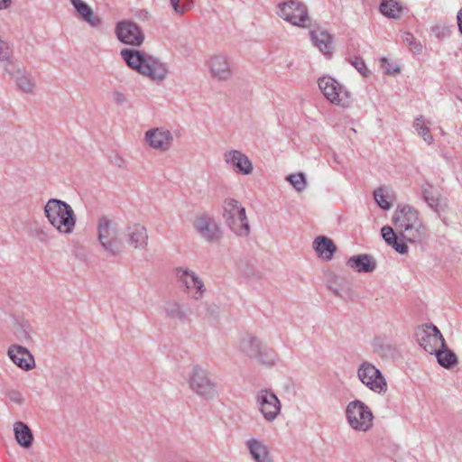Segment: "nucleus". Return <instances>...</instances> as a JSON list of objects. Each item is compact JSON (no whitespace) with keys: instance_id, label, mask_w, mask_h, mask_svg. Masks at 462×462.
Masks as SVG:
<instances>
[{"instance_id":"nucleus-32","label":"nucleus","mask_w":462,"mask_h":462,"mask_svg":"<svg viewBox=\"0 0 462 462\" xmlns=\"http://www.w3.org/2000/svg\"><path fill=\"white\" fill-rule=\"evenodd\" d=\"M380 12L388 18L398 19L402 12V6L398 0H382Z\"/></svg>"},{"instance_id":"nucleus-10","label":"nucleus","mask_w":462,"mask_h":462,"mask_svg":"<svg viewBox=\"0 0 462 462\" xmlns=\"http://www.w3.org/2000/svg\"><path fill=\"white\" fill-rule=\"evenodd\" d=\"M277 14L287 23L302 28L308 27L310 21L307 6L298 0L280 3Z\"/></svg>"},{"instance_id":"nucleus-12","label":"nucleus","mask_w":462,"mask_h":462,"mask_svg":"<svg viewBox=\"0 0 462 462\" xmlns=\"http://www.w3.org/2000/svg\"><path fill=\"white\" fill-rule=\"evenodd\" d=\"M414 337L419 346L430 355L445 346V339L433 324H423L414 330Z\"/></svg>"},{"instance_id":"nucleus-39","label":"nucleus","mask_w":462,"mask_h":462,"mask_svg":"<svg viewBox=\"0 0 462 462\" xmlns=\"http://www.w3.org/2000/svg\"><path fill=\"white\" fill-rule=\"evenodd\" d=\"M170 3L177 14H184L190 10L193 5L192 0H170Z\"/></svg>"},{"instance_id":"nucleus-13","label":"nucleus","mask_w":462,"mask_h":462,"mask_svg":"<svg viewBox=\"0 0 462 462\" xmlns=\"http://www.w3.org/2000/svg\"><path fill=\"white\" fill-rule=\"evenodd\" d=\"M174 273L177 281L192 300H199L204 297L207 288L203 280L194 271L187 267H177Z\"/></svg>"},{"instance_id":"nucleus-25","label":"nucleus","mask_w":462,"mask_h":462,"mask_svg":"<svg viewBox=\"0 0 462 462\" xmlns=\"http://www.w3.org/2000/svg\"><path fill=\"white\" fill-rule=\"evenodd\" d=\"M312 246L318 257L326 262L330 261L337 251V246L332 239L324 236H317Z\"/></svg>"},{"instance_id":"nucleus-22","label":"nucleus","mask_w":462,"mask_h":462,"mask_svg":"<svg viewBox=\"0 0 462 462\" xmlns=\"http://www.w3.org/2000/svg\"><path fill=\"white\" fill-rule=\"evenodd\" d=\"M5 70L14 79L20 90L28 94L33 93L35 89V80L30 73L20 69L12 62L5 65Z\"/></svg>"},{"instance_id":"nucleus-21","label":"nucleus","mask_w":462,"mask_h":462,"mask_svg":"<svg viewBox=\"0 0 462 462\" xmlns=\"http://www.w3.org/2000/svg\"><path fill=\"white\" fill-rule=\"evenodd\" d=\"M7 356L22 370L30 371L35 367V359L25 346L12 344L8 346Z\"/></svg>"},{"instance_id":"nucleus-42","label":"nucleus","mask_w":462,"mask_h":462,"mask_svg":"<svg viewBox=\"0 0 462 462\" xmlns=\"http://www.w3.org/2000/svg\"><path fill=\"white\" fill-rule=\"evenodd\" d=\"M12 55V49L8 42L0 38V60H8Z\"/></svg>"},{"instance_id":"nucleus-26","label":"nucleus","mask_w":462,"mask_h":462,"mask_svg":"<svg viewBox=\"0 0 462 462\" xmlns=\"http://www.w3.org/2000/svg\"><path fill=\"white\" fill-rule=\"evenodd\" d=\"M70 4L77 11L79 17L89 26L97 28L101 24V19L95 14L91 7L83 0H70Z\"/></svg>"},{"instance_id":"nucleus-20","label":"nucleus","mask_w":462,"mask_h":462,"mask_svg":"<svg viewBox=\"0 0 462 462\" xmlns=\"http://www.w3.org/2000/svg\"><path fill=\"white\" fill-rule=\"evenodd\" d=\"M245 447L254 462H273L271 449L263 439L251 437L245 440Z\"/></svg>"},{"instance_id":"nucleus-30","label":"nucleus","mask_w":462,"mask_h":462,"mask_svg":"<svg viewBox=\"0 0 462 462\" xmlns=\"http://www.w3.org/2000/svg\"><path fill=\"white\" fill-rule=\"evenodd\" d=\"M415 132L420 135L425 143L429 145H432L435 142L430 133V121L427 120L423 116L415 117L412 125Z\"/></svg>"},{"instance_id":"nucleus-4","label":"nucleus","mask_w":462,"mask_h":462,"mask_svg":"<svg viewBox=\"0 0 462 462\" xmlns=\"http://www.w3.org/2000/svg\"><path fill=\"white\" fill-rule=\"evenodd\" d=\"M97 240L106 253L116 256L124 252V239L114 220L106 216L101 217L97 225Z\"/></svg>"},{"instance_id":"nucleus-31","label":"nucleus","mask_w":462,"mask_h":462,"mask_svg":"<svg viewBox=\"0 0 462 462\" xmlns=\"http://www.w3.org/2000/svg\"><path fill=\"white\" fill-rule=\"evenodd\" d=\"M381 234L386 244L392 246L396 252L404 254L408 252L405 243L398 241L397 236L391 226H385L381 229Z\"/></svg>"},{"instance_id":"nucleus-46","label":"nucleus","mask_w":462,"mask_h":462,"mask_svg":"<svg viewBox=\"0 0 462 462\" xmlns=\"http://www.w3.org/2000/svg\"><path fill=\"white\" fill-rule=\"evenodd\" d=\"M12 0H0V10L7 9L11 5Z\"/></svg>"},{"instance_id":"nucleus-41","label":"nucleus","mask_w":462,"mask_h":462,"mask_svg":"<svg viewBox=\"0 0 462 462\" xmlns=\"http://www.w3.org/2000/svg\"><path fill=\"white\" fill-rule=\"evenodd\" d=\"M350 63L353 67L356 69V70L363 76L366 77L368 74V69L365 66L364 60L360 57H355L350 60Z\"/></svg>"},{"instance_id":"nucleus-45","label":"nucleus","mask_w":462,"mask_h":462,"mask_svg":"<svg viewBox=\"0 0 462 462\" xmlns=\"http://www.w3.org/2000/svg\"><path fill=\"white\" fill-rule=\"evenodd\" d=\"M457 26L460 33L462 34V8L457 12Z\"/></svg>"},{"instance_id":"nucleus-38","label":"nucleus","mask_w":462,"mask_h":462,"mask_svg":"<svg viewBox=\"0 0 462 462\" xmlns=\"http://www.w3.org/2000/svg\"><path fill=\"white\" fill-rule=\"evenodd\" d=\"M286 180L298 191L300 192L306 189L307 181L303 173H293L286 177Z\"/></svg>"},{"instance_id":"nucleus-5","label":"nucleus","mask_w":462,"mask_h":462,"mask_svg":"<svg viewBox=\"0 0 462 462\" xmlns=\"http://www.w3.org/2000/svg\"><path fill=\"white\" fill-rule=\"evenodd\" d=\"M189 388L203 400H213L217 395V383L211 377L209 371L199 365H193L186 376Z\"/></svg>"},{"instance_id":"nucleus-34","label":"nucleus","mask_w":462,"mask_h":462,"mask_svg":"<svg viewBox=\"0 0 462 462\" xmlns=\"http://www.w3.org/2000/svg\"><path fill=\"white\" fill-rule=\"evenodd\" d=\"M164 310L165 313L172 319H186V313L185 310H183V306L176 300H171L166 302L164 305Z\"/></svg>"},{"instance_id":"nucleus-35","label":"nucleus","mask_w":462,"mask_h":462,"mask_svg":"<svg viewBox=\"0 0 462 462\" xmlns=\"http://www.w3.org/2000/svg\"><path fill=\"white\" fill-rule=\"evenodd\" d=\"M374 198L377 205L383 210L391 208L389 199H391L390 190L386 187H380L374 191Z\"/></svg>"},{"instance_id":"nucleus-16","label":"nucleus","mask_w":462,"mask_h":462,"mask_svg":"<svg viewBox=\"0 0 462 462\" xmlns=\"http://www.w3.org/2000/svg\"><path fill=\"white\" fill-rule=\"evenodd\" d=\"M143 140L151 149L165 152L171 149L174 137L169 129L164 126H159L147 130Z\"/></svg>"},{"instance_id":"nucleus-47","label":"nucleus","mask_w":462,"mask_h":462,"mask_svg":"<svg viewBox=\"0 0 462 462\" xmlns=\"http://www.w3.org/2000/svg\"><path fill=\"white\" fill-rule=\"evenodd\" d=\"M123 162H124L123 158H122L119 154H116V162H115V163H116V165H118L119 167H121V166H122V164H123Z\"/></svg>"},{"instance_id":"nucleus-7","label":"nucleus","mask_w":462,"mask_h":462,"mask_svg":"<svg viewBox=\"0 0 462 462\" xmlns=\"http://www.w3.org/2000/svg\"><path fill=\"white\" fill-rule=\"evenodd\" d=\"M345 415L349 427L359 432H367L374 426V416L364 402L354 400L347 403Z\"/></svg>"},{"instance_id":"nucleus-23","label":"nucleus","mask_w":462,"mask_h":462,"mask_svg":"<svg viewBox=\"0 0 462 462\" xmlns=\"http://www.w3.org/2000/svg\"><path fill=\"white\" fill-rule=\"evenodd\" d=\"M346 266L357 273H373L377 266L375 259L367 254L353 255L348 258Z\"/></svg>"},{"instance_id":"nucleus-2","label":"nucleus","mask_w":462,"mask_h":462,"mask_svg":"<svg viewBox=\"0 0 462 462\" xmlns=\"http://www.w3.org/2000/svg\"><path fill=\"white\" fill-rule=\"evenodd\" d=\"M393 224L408 242L420 244L429 237L428 227L420 218L419 212L411 206L406 205L396 209Z\"/></svg>"},{"instance_id":"nucleus-14","label":"nucleus","mask_w":462,"mask_h":462,"mask_svg":"<svg viewBox=\"0 0 462 462\" xmlns=\"http://www.w3.org/2000/svg\"><path fill=\"white\" fill-rule=\"evenodd\" d=\"M357 377L361 383L375 393H385L388 386L382 372L372 363L363 362L357 369Z\"/></svg>"},{"instance_id":"nucleus-24","label":"nucleus","mask_w":462,"mask_h":462,"mask_svg":"<svg viewBox=\"0 0 462 462\" xmlns=\"http://www.w3.org/2000/svg\"><path fill=\"white\" fill-rule=\"evenodd\" d=\"M310 37L313 44L324 55L330 57L334 50L333 36L326 30L316 29L310 32Z\"/></svg>"},{"instance_id":"nucleus-19","label":"nucleus","mask_w":462,"mask_h":462,"mask_svg":"<svg viewBox=\"0 0 462 462\" xmlns=\"http://www.w3.org/2000/svg\"><path fill=\"white\" fill-rule=\"evenodd\" d=\"M124 243L137 250H143L148 245L146 227L140 223H129L124 229Z\"/></svg>"},{"instance_id":"nucleus-37","label":"nucleus","mask_w":462,"mask_h":462,"mask_svg":"<svg viewBox=\"0 0 462 462\" xmlns=\"http://www.w3.org/2000/svg\"><path fill=\"white\" fill-rule=\"evenodd\" d=\"M31 326L28 321H22L18 323L17 327L14 329V335L17 340L27 343L32 340L31 336Z\"/></svg>"},{"instance_id":"nucleus-48","label":"nucleus","mask_w":462,"mask_h":462,"mask_svg":"<svg viewBox=\"0 0 462 462\" xmlns=\"http://www.w3.org/2000/svg\"><path fill=\"white\" fill-rule=\"evenodd\" d=\"M124 96L121 93H116V100L121 101L124 100Z\"/></svg>"},{"instance_id":"nucleus-11","label":"nucleus","mask_w":462,"mask_h":462,"mask_svg":"<svg viewBox=\"0 0 462 462\" xmlns=\"http://www.w3.org/2000/svg\"><path fill=\"white\" fill-rule=\"evenodd\" d=\"M192 226L197 234L208 243H218L223 237L219 223L207 212L196 215L192 221Z\"/></svg>"},{"instance_id":"nucleus-28","label":"nucleus","mask_w":462,"mask_h":462,"mask_svg":"<svg viewBox=\"0 0 462 462\" xmlns=\"http://www.w3.org/2000/svg\"><path fill=\"white\" fill-rule=\"evenodd\" d=\"M13 430L17 443L24 448H30L33 442V435L29 426L23 421H16Z\"/></svg>"},{"instance_id":"nucleus-9","label":"nucleus","mask_w":462,"mask_h":462,"mask_svg":"<svg viewBox=\"0 0 462 462\" xmlns=\"http://www.w3.org/2000/svg\"><path fill=\"white\" fill-rule=\"evenodd\" d=\"M254 406L267 422L274 421L282 411V403L277 395L268 388L258 390L254 396Z\"/></svg>"},{"instance_id":"nucleus-27","label":"nucleus","mask_w":462,"mask_h":462,"mask_svg":"<svg viewBox=\"0 0 462 462\" xmlns=\"http://www.w3.org/2000/svg\"><path fill=\"white\" fill-rule=\"evenodd\" d=\"M263 344L254 335L247 334L242 337L238 343V349L250 358L259 356Z\"/></svg>"},{"instance_id":"nucleus-17","label":"nucleus","mask_w":462,"mask_h":462,"mask_svg":"<svg viewBox=\"0 0 462 462\" xmlns=\"http://www.w3.org/2000/svg\"><path fill=\"white\" fill-rule=\"evenodd\" d=\"M210 77L217 82L227 81L233 75V63L228 56L223 53L211 55L208 60Z\"/></svg>"},{"instance_id":"nucleus-18","label":"nucleus","mask_w":462,"mask_h":462,"mask_svg":"<svg viewBox=\"0 0 462 462\" xmlns=\"http://www.w3.org/2000/svg\"><path fill=\"white\" fill-rule=\"evenodd\" d=\"M223 161L231 170L239 174L249 175L254 171L249 157L239 150H226L223 153Z\"/></svg>"},{"instance_id":"nucleus-40","label":"nucleus","mask_w":462,"mask_h":462,"mask_svg":"<svg viewBox=\"0 0 462 462\" xmlns=\"http://www.w3.org/2000/svg\"><path fill=\"white\" fill-rule=\"evenodd\" d=\"M401 38L403 42H405L408 46H410L411 50L413 52H419L421 50V45L420 42L416 41V38L413 36V34L403 32L401 33Z\"/></svg>"},{"instance_id":"nucleus-36","label":"nucleus","mask_w":462,"mask_h":462,"mask_svg":"<svg viewBox=\"0 0 462 462\" xmlns=\"http://www.w3.org/2000/svg\"><path fill=\"white\" fill-rule=\"evenodd\" d=\"M254 359H257L263 365H273L277 360V355L273 348L263 345L259 356H255Z\"/></svg>"},{"instance_id":"nucleus-49","label":"nucleus","mask_w":462,"mask_h":462,"mask_svg":"<svg viewBox=\"0 0 462 462\" xmlns=\"http://www.w3.org/2000/svg\"><path fill=\"white\" fill-rule=\"evenodd\" d=\"M332 291H333V293H334L335 295H337V296H338V297L342 298V295H341V293L339 292V291H338L337 289H332Z\"/></svg>"},{"instance_id":"nucleus-1","label":"nucleus","mask_w":462,"mask_h":462,"mask_svg":"<svg viewBox=\"0 0 462 462\" xmlns=\"http://www.w3.org/2000/svg\"><path fill=\"white\" fill-rule=\"evenodd\" d=\"M120 55L130 69L152 82L162 83L169 74L166 63L144 51L135 49H122Z\"/></svg>"},{"instance_id":"nucleus-3","label":"nucleus","mask_w":462,"mask_h":462,"mask_svg":"<svg viewBox=\"0 0 462 462\" xmlns=\"http://www.w3.org/2000/svg\"><path fill=\"white\" fill-rule=\"evenodd\" d=\"M45 216L50 224L60 234H71L76 226V215L65 201L51 199L44 207Z\"/></svg>"},{"instance_id":"nucleus-6","label":"nucleus","mask_w":462,"mask_h":462,"mask_svg":"<svg viewBox=\"0 0 462 462\" xmlns=\"http://www.w3.org/2000/svg\"><path fill=\"white\" fill-rule=\"evenodd\" d=\"M223 218L228 228L237 236L246 237L251 232L245 208L233 199L227 198L223 202Z\"/></svg>"},{"instance_id":"nucleus-33","label":"nucleus","mask_w":462,"mask_h":462,"mask_svg":"<svg viewBox=\"0 0 462 462\" xmlns=\"http://www.w3.org/2000/svg\"><path fill=\"white\" fill-rule=\"evenodd\" d=\"M433 355L436 356L438 363L445 368H450L457 363L456 355L447 347L446 344L444 347L439 348Z\"/></svg>"},{"instance_id":"nucleus-15","label":"nucleus","mask_w":462,"mask_h":462,"mask_svg":"<svg viewBox=\"0 0 462 462\" xmlns=\"http://www.w3.org/2000/svg\"><path fill=\"white\" fill-rule=\"evenodd\" d=\"M115 33L124 44L139 47L144 41V34L139 25L129 20H123L116 24Z\"/></svg>"},{"instance_id":"nucleus-43","label":"nucleus","mask_w":462,"mask_h":462,"mask_svg":"<svg viewBox=\"0 0 462 462\" xmlns=\"http://www.w3.org/2000/svg\"><path fill=\"white\" fill-rule=\"evenodd\" d=\"M6 397L9 399L10 402L16 403V404H22L23 398L20 391L18 390H8L6 392Z\"/></svg>"},{"instance_id":"nucleus-29","label":"nucleus","mask_w":462,"mask_h":462,"mask_svg":"<svg viewBox=\"0 0 462 462\" xmlns=\"http://www.w3.org/2000/svg\"><path fill=\"white\" fill-rule=\"evenodd\" d=\"M421 194L424 201L436 213L439 214L442 209L440 195L430 184H425L421 188Z\"/></svg>"},{"instance_id":"nucleus-44","label":"nucleus","mask_w":462,"mask_h":462,"mask_svg":"<svg viewBox=\"0 0 462 462\" xmlns=\"http://www.w3.org/2000/svg\"><path fill=\"white\" fill-rule=\"evenodd\" d=\"M383 68L387 74H394L399 71L398 68H392L386 59H382Z\"/></svg>"},{"instance_id":"nucleus-8","label":"nucleus","mask_w":462,"mask_h":462,"mask_svg":"<svg viewBox=\"0 0 462 462\" xmlns=\"http://www.w3.org/2000/svg\"><path fill=\"white\" fill-rule=\"evenodd\" d=\"M318 85L331 104L344 108L352 105L353 98L350 91L334 78L323 76L319 79Z\"/></svg>"}]
</instances>
